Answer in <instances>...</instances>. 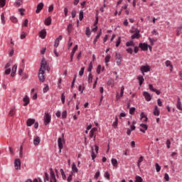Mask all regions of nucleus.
Returning a JSON list of instances; mask_svg holds the SVG:
<instances>
[{
    "label": "nucleus",
    "instance_id": "14",
    "mask_svg": "<svg viewBox=\"0 0 182 182\" xmlns=\"http://www.w3.org/2000/svg\"><path fill=\"white\" fill-rule=\"evenodd\" d=\"M140 127L141 128L139 129V131L145 134L146 130L148 129V125H146V124H140Z\"/></svg>",
    "mask_w": 182,
    "mask_h": 182
},
{
    "label": "nucleus",
    "instance_id": "33",
    "mask_svg": "<svg viewBox=\"0 0 182 182\" xmlns=\"http://www.w3.org/2000/svg\"><path fill=\"white\" fill-rule=\"evenodd\" d=\"M15 114H16V111H15L14 108H11V109L9 112V116L14 117Z\"/></svg>",
    "mask_w": 182,
    "mask_h": 182
},
{
    "label": "nucleus",
    "instance_id": "41",
    "mask_svg": "<svg viewBox=\"0 0 182 182\" xmlns=\"http://www.w3.org/2000/svg\"><path fill=\"white\" fill-rule=\"evenodd\" d=\"M110 59H111V55H109V54L105 56V63H108L109 62Z\"/></svg>",
    "mask_w": 182,
    "mask_h": 182
},
{
    "label": "nucleus",
    "instance_id": "51",
    "mask_svg": "<svg viewBox=\"0 0 182 182\" xmlns=\"http://www.w3.org/2000/svg\"><path fill=\"white\" fill-rule=\"evenodd\" d=\"M135 111H136V108L132 107V108L129 109V114L133 115V114H134Z\"/></svg>",
    "mask_w": 182,
    "mask_h": 182
},
{
    "label": "nucleus",
    "instance_id": "58",
    "mask_svg": "<svg viewBox=\"0 0 182 182\" xmlns=\"http://www.w3.org/2000/svg\"><path fill=\"white\" fill-rule=\"evenodd\" d=\"M11 72V68H6V70L4 71V74L5 75H10Z\"/></svg>",
    "mask_w": 182,
    "mask_h": 182
},
{
    "label": "nucleus",
    "instance_id": "1",
    "mask_svg": "<svg viewBox=\"0 0 182 182\" xmlns=\"http://www.w3.org/2000/svg\"><path fill=\"white\" fill-rule=\"evenodd\" d=\"M46 65H47V61L45 58H42L41 63V68L38 70V79L39 81L41 82H44L46 80L45 78V73L46 70Z\"/></svg>",
    "mask_w": 182,
    "mask_h": 182
},
{
    "label": "nucleus",
    "instance_id": "43",
    "mask_svg": "<svg viewBox=\"0 0 182 182\" xmlns=\"http://www.w3.org/2000/svg\"><path fill=\"white\" fill-rule=\"evenodd\" d=\"M155 167H156V171L157 173L161 171V167L160 166V165L159 164H156Z\"/></svg>",
    "mask_w": 182,
    "mask_h": 182
},
{
    "label": "nucleus",
    "instance_id": "3",
    "mask_svg": "<svg viewBox=\"0 0 182 182\" xmlns=\"http://www.w3.org/2000/svg\"><path fill=\"white\" fill-rule=\"evenodd\" d=\"M140 70L143 75V76L145 75V73H149L151 71V66L150 65H141L140 68Z\"/></svg>",
    "mask_w": 182,
    "mask_h": 182
},
{
    "label": "nucleus",
    "instance_id": "32",
    "mask_svg": "<svg viewBox=\"0 0 182 182\" xmlns=\"http://www.w3.org/2000/svg\"><path fill=\"white\" fill-rule=\"evenodd\" d=\"M92 80H93V75L91 73H90V74H88V83L91 84L92 83Z\"/></svg>",
    "mask_w": 182,
    "mask_h": 182
},
{
    "label": "nucleus",
    "instance_id": "23",
    "mask_svg": "<svg viewBox=\"0 0 182 182\" xmlns=\"http://www.w3.org/2000/svg\"><path fill=\"white\" fill-rule=\"evenodd\" d=\"M153 114L154 116H159L160 115V109H159V107L157 105H155L154 109L153 111Z\"/></svg>",
    "mask_w": 182,
    "mask_h": 182
},
{
    "label": "nucleus",
    "instance_id": "22",
    "mask_svg": "<svg viewBox=\"0 0 182 182\" xmlns=\"http://www.w3.org/2000/svg\"><path fill=\"white\" fill-rule=\"evenodd\" d=\"M176 107L178 110H182V102L180 97H178Z\"/></svg>",
    "mask_w": 182,
    "mask_h": 182
},
{
    "label": "nucleus",
    "instance_id": "64",
    "mask_svg": "<svg viewBox=\"0 0 182 182\" xmlns=\"http://www.w3.org/2000/svg\"><path fill=\"white\" fill-rule=\"evenodd\" d=\"M72 180H73V173L68 176V177L67 178V181L68 182H71Z\"/></svg>",
    "mask_w": 182,
    "mask_h": 182
},
{
    "label": "nucleus",
    "instance_id": "56",
    "mask_svg": "<svg viewBox=\"0 0 182 182\" xmlns=\"http://www.w3.org/2000/svg\"><path fill=\"white\" fill-rule=\"evenodd\" d=\"M92 68H93L92 63H90L89 67L87 68V72H92Z\"/></svg>",
    "mask_w": 182,
    "mask_h": 182
},
{
    "label": "nucleus",
    "instance_id": "50",
    "mask_svg": "<svg viewBox=\"0 0 182 182\" xmlns=\"http://www.w3.org/2000/svg\"><path fill=\"white\" fill-rule=\"evenodd\" d=\"M166 144L168 149H171V142L169 139L166 141Z\"/></svg>",
    "mask_w": 182,
    "mask_h": 182
},
{
    "label": "nucleus",
    "instance_id": "57",
    "mask_svg": "<svg viewBox=\"0 0 182 182\" xmlns=\"http://www.w3.org/2000/svg\"><path fill=\"white\" fill-rule=\"evenodd\" d=\"M6 5V0H0V6L4 7Z\"/></svg>",
    "mask_w": 182,
    "mask_h": 182
},
{
    "label": "nucleus",
    "instance_id": "10",
    "mask_svg": "<svg viewBox=\"0 0 182 182\" xmlns=\"http://www.w3.org/2000/svg\"><path fill=\"white\" fill-rule=\"evenodd\" d=\"M21 160L19 159H17L14 161V167L15 169L16 170H20L21 169Z\"/></svg>",
    "mask_w": 182,
    "mask_h": 182
},
{
    "label": "nucleus",
    "instance_id": "30",
    "mask_svg": "<svg viewBox=\"0 0 182 182\" xmlns=\"http://www.w3.org/2000/svg\"><path fill=\"white\" fill-rule=\"evenodd\" d=\"M118 126V117H115V119L112 124V127L116 129Z\"/></svg>",
    "mask_w": 182,
    "mask_h": 182
},
{
    "label": "nucleus",
    "instance_id": "7",
    "mask_svg": "<svg viewBox=\"0 0 182 182\" xmlns=\"http://www.w3.org/2000/svg\"><path fill=\"white\" fill-rule=\"evenodd\" d=\"M143 96L144 97L146 102H150L152 100V97L149 92H147V91H144L143 92Z\"/></svg>",
    "mask_w": 182,
    "mask_h": 182
},
{
    "label": "nucleus",
    "instance_id": "60",
    "mask_svg": "<svg viewBox=\"0 0 182 182\" xmlns=\"http://www.w3.org/2000/svg\"><path fill=\"white\" fill-rule=\"evenodd\" d=\"M113 85H114V80H109L107 81V85H109V86H113Z\"/></svg>",
    "mask_w": 182,
    "mask_h": 182
},
{
    "label": "nucleus",
    "instance_id": "2",
    "mask_svg": "<svg viewBox=\"0 0 182 182\" xmlns=\"http://www.w3.org/2000/svg\"><path fill=\"white\" fill-rule=\"evenodd\" d=\"M43 122L46 126H47L51 122V115H50V114H48V112L45 113V115L43 117Z\"/></svg>",
    "mask_w": 182,
    "mask_h": 182
},
{
    "label": "nucleus",
    "instance_id": "39",
    "mask_svg": "<svg viewBox=\"0 0 182 182\" xmlns=\"http://www.w3.org/2000/svg\"><path fill=\"white\" fill-rule=\"evenodd\" d=\"M72 30H73V24L69 23L67 27V31H68V33H70Z\"/></svg>",
    "mask_w": 182,
    "mask_h": 182
},
{
    "label": "nucleus",
    "instance_id": "46",
    "mask_svg": "<svg viewBox=\"0 0 182 182\" xmlns=\"http://www.w3.org/2000/svg\"><path fill=\"white\" fill-rule=\"evenodd\" d=\"M85 69V67H82L80 68V70L79 71V75L80 76H82L84 75Z\"/></svg>",
    "mask_w": 182,
    "mask_h": 182
},
{
    "label": "nucleus",
    "instance_id": "26",
    "mask_svg": "<svg viewBox=\"0 0 182 182\" xmlns=\"http://www.w3.org/2000/svg\"><path fill=\"white\" fill-rule=\"evenodd\" d=\"M52 23V18L51 17H48L47 18L45 19V25L46 26H50Z\"/></svg>",
    "mask_w": 182,
    "mask_h": 182
},
{
    "label": "nucleus",
    "instance_id": "29",
    "mask_svg": "<svg viewBox=\"0 0 182 182\" xmlns=\"http://www.w3.org/2000/svg\"><path fill=\"white\" fill-rule=\"evenodd\" d=\"M144 161V156H140L138 161H137V166L139 168H140L141 167V164Z\"/></svg>",
    "mask_w": 182,
    "mask_h": 182
},
{
    "label": "nucleus",
    "instance_id": "48",
    "mask_svg": "<svg viewBox=\"0 0 182 182\" xmlns=\"http://www.w3.org/2000/svg\"><path fill=\"white\" fill-rule=\"evenodd\" d=\"M68 116V112L67 111H63L62 112V119H66Z\"/></svg>",
    "mask_w": 182,
    "mask_h": 182
},
{
    "label": "nucleus",
    "instance_id": "17",
    "mask_svg": "<svg viewBox=\"0 0 182 182\" xmlns=\"http://www.w3.org/2000/svg\"><path fill=\"white\" fill-rule=\"evenodd\" d=\"M176 33L177 36H181L182 38V23L177 28Z\"/></svg>",
    "mask_w": 182,
    "mask_h": 182
},
{
    "label": "nucleus",
    "instance_id": "21",
    "mask_svg": "<svg viewBox=\"0 0 182 182\" xmlns=\"http://www.w3.org/2000/svg\"><path fill=\"white\" fill-rule=\"evenodd\" d=\"M36 119H33L32 118H28L26 121V125L28 127H31L33 124H35Z\"/></svg>",
    "mask_w": 182,
    "mask_h": 182
},
{
    "label": "nucleus",
    "instance_id": "42",
    "mask_svg": "<svg viewBox=\"0 0 182 182\" xmlns=\"http://www.w3.org/2000/svg\"><path fill=\"white\" fill-rule=\"evenodd\" d=\"M50 181V177L48 173H45V176H44V182H47Z\"/></svg>",
    "mask_w": 182,
    "mask_h": 182
},
{
    "label": "nucleus",
    "instance_id": "35",
    "mask_svg": "<svg viewBox=\"0 0 182 182\" xmlns=\"http://www.w3.org/2000/svg\"><path fill=\"white\" fill-rule=\"evenodd\" d=\"M84 18V11L83 10H80L79 13V20L82 21Z\"/></svg>",
    "mask_w": 182,
    "mask_h": 182
},
{
    "label": "nucleus",
    "instance_id": "55",
    "mask_svg": "<svg viewBox=\"0 0 182 182\" xmlns=\"http://www.w3.org/2000/svg\"><path fill=\"white\" fill-rule=\"evenodd\" d=\"M157 105L159 107H162L163 106V102H162L161 98H158V100H157Z\"/></svg>",
    "mask_w": 182,
    "mask_h": 182
},
{
    "label": "nucleus",
    "instance_id": "15",
    "mask_svg": "<svg viewBox=\"0 0 182 182\" xmlns=\"http://www.w3.org/2000/svg\"><path fill=\"white\" fill-rule=\"evenodd\" d=\"M17 68H18V65L16 64H14V65H13L12 69H11V76L12 77H15L16 70H17Z\"/></svg>",
    "mask_w": 182,
    "mask_h": 182
},
{
    "label": "nucleus",
    "instance_id": "63",
    "mask_svg": "<svg viewBox=\"0 0 182 182\" xmlns=\"http://www.w3.org/2000/svg\"><path fill=\"white\" fill-rule=\"evenodd\" d=\"M100 176V171H97V172H96V173H95L94 178H95V179H98Z\"/></svg>",
    "mask_w": 182,
    "mask_h": 182
},
{
    "label": "nucleus",
    "instance_id": "13",
    "mask_svg": "<svg viewBox=\"0 0 182 182\" xmlns=\"http://www.w3.org/2000/svg\"><path fill=\"white\" fill-rule=\"evenodd\" d=\"M139 47L142 50H147L149 48V46L146 43H140L139 45Z\"/></svg>",
    "mask_w": 182,
    "mask_h": 182
},
{
    "label": "nucleus",
    "instance_id": "19",
    "mask_svg": "<svg viewBox=\"0 0 182 182\" xmlns=\"http://www.w3.org/2000/svg\"><path fill=\"white\" fill-rule=\"evenodd\" d=\"M47 31L46 29H43L39 33V36L42 39H45L46 37Z\"/></svg>",
    "mask_w": 182,
    "mask_h": 182
},
{
    "label": "nucleus",
    "instance_id": "36",
    "mask_svg": "<svg viewBox=\"0 0 182 182\" xmlns=\"http://www.w3.org/2000/svg\"><path fill=\"white\" fill-rule=\"evenodd\" d=\"M85 35H86L87 37H90V36H91V31H90V27H87V28H86V30H85Z\"/></svg>",
    "mask_w": 182,
    "mask_h": 182
},
{
    "label": "nucleus",
    "instance_id": "61",
    "mask_svg": "<svg viewBox=\"0 0 182 182\" xmlns=\"http://www.w3.org/2000/svg\"><path fill=\"white\" fill-rule=\"evenodd\" d=\"M105 177L107 179V180H110V174L109 172H105Z\"/></svg>",
    "mask_w": 182,
    "mask_h": 182
},
{
    "label": "nucleus",
    "instance_id": "54",
    "mask_svg": "<svg viewBox=\"0 0 182 182\" xmlns=\"http://www.w3.org/2000/svg\"><path fill=\"white\" fill-rule=\"evenodd\" d=\"M61 102L63 104H65V97L64 92L61 95Z\"/></svg>",
    "mask_w": 182,
    "mask_h": 182
},
{
    "label": "nucleus",
    "instance_id": "27",
    "mask_svg": "<svg viewBox=\"0 0 182 182\" xmlns=\"http://www.w3.org/2000/svg\"><path fill=\"white\" fill-rule=\"evenodd\" d=\"M41 143V138L37 136L36 139H33V144L35 146H38Z\"/></svg>",
    "mask_w": 182,
    "mask_h": 182
},
{
    "label": "nucleus",
    "instance_id": "24",
    "mask_svg": "<svg viewBox=\"0 0 182 182\" xmlns=\"http://www.w3.org/2000/svg\"><path fill=\"white\" fill-rule=\"evenodd\" d=\"M137 80H139V86H141L144 82V78L142 75H139L137 77Z\"/></svg>",
    "mask_w": 182,
    "mask_h": 182
},
{
    "label": "nucleus",
    "instance_id": "34",
    "mask_svg": "<svg viewBox=\"0 0 182 182\" xmlns=\"http://www.w3.org/2000/svg\"><path fill=\"white\" fill-rule=\"evenodd\" d=\"M91 157H92V161H95V159L96 157H97V155H96L95 153V151H94V148H93V147H92Z\"/></svg>",
    "mask_w": 182,
    "mask_h": 182
},
{
    "label": "nucleus",
    "instance_id": "40",
    "mask_svg": "<svg viewBox=\"0 0 182 182\" xmlns=\"http://www.w3.org/2000/svg\"><path fill=\"white\" fill-rule=\"evenodd\" d=\"M93 137H94L93 141H95V139H96L95 132H92V131H90V138H93Z\"/></svg>",
    "mask_w": 182,
    "mask_h": 182
},
{
    "label": "nucleus",
    "instance_id": "8",
    "mask_svg": "<svg viewBox=\"0 0 182 182\" xmlns=\"http://www.w3.org/2000/svg\"><path fill=\"white\" fill-rule=\"evenodd\" d=\"M64 140H62L61 138H58V148H59V152L61 153L62 149H63V143H64Z\"/></svg>",
    "mask_w": 182,
    "mask_h": 182
},
{
    "label": "nucleus",
    "instance_id": "16",
    "mask_svg": "<svg viewBox=\"0 0 182 182\" xmlns=\"http://www.w3.org/2000/svg\"><path fill=\"white\" fill-rule=\"evenodd\" d=\"M23 102H24L23 106L26 107L30 103V99L28 95H25V97L23 98Z\"/></svg>",
    "mask_w": 182,
    "mask_h": 182
},
{
    "label": "nucleus",
    "instance_id": "9",
    "mask_svg": "<svg viewBox=\"0 0 182 182\" xmlns=\"http://www.w3.org/2000/svg\"><path fill=\"white\" fill-rule=\"evenodd\" d=\"M77 49H78V46H77V45H75V46L73 47V50H72V51H71V53H70V62H73V57H74V55H75V52L77 50Z\"/></svg>",
    "mask_w": 182,
    "mask_h": 182
},
{
    "label": "nucleus",
    "instance_id": "6",
    "mask_svg": "<svg viewBox=\"0 0 182 182\" xmlns=\"http://www.w3.org/2000/svg\"><path fill=\"white\" fill-rule=\"evenodd\" d=\"M117 65H120L122 61V55L120 53H116L115 54Z\"/></svg>",
    "mask_w": 182,
    "mask_h": 182
},
{
    "label": "nucleus",
    "instance_id": "28",
    "mask_svg": "<svg viewBox=\"0 0 182 182\" xmlns=\"http://www.w3.org/2000/svg\"><path fill=\"white\" fill-rule=\"evenodd\" d=\"M23 4V0H16L14 6L16 7H20Z\"/></svg>",
    "mask_w": 182,
    "mask_h": 182
},
{
    "label": "nucleus",
    "instance_id": "12",
    "mask_svg": "<svg viewBox=\"0 0 182 182\" xmlns=\"http://www.w3.org/2000/svg\"><path fill=\"white\" fill-rule=\"evenodd\" d=\"M44 7L43 3L41 2L37 5L36 13L39 14Z\"/></svg>",
    "mask_w": 182,
    "mask_h": 182
},
{
    "label": "nucleus",
    "instance_id": "45",
    "mask_svg": "<svg viewBox=\"0 0 182 182\" xmlns=\"http://www.w3.org/2000/svg\"><path fill=\"white\" fill-rule=\"evenodd\" d=\"M126 46L127 47H129V46H134V43L133 41H129V42H127L126 43Z\"/></svg>",
    "mask_w": 182,
    "mask_h": 182
},
{
    "label": "nucleus",
    "instance_id": "4",
    "mask_svg": "<svg viewBox=\"0 0 182 182\" xmlns=\"http://www.w3.org/2000/svg\"><path fill=\"white\" fill-rule=\"evenodd\" d=\"M134 33L132 36V39H139L140 38V31L138 28H136L134 31H132Z\"/></svg>",
    "mask_w": 182,
    "mask_h": 182
},
{
    "label": "nucleus",
    "instance_id": "62",
    "mask_svg": "<svg viewBox=\"0 0 182 182\" xmlns=\"http://www.w3.org/2000/svg\"><path fill=\"white\" fill-rule=\"evenodd\" d=\"M48 90H49V86L48 85H46V87H44V88L43 89V93H46Z\"/></svg>",
    "mask_w": 182,
    "mask_h": 182
},
{
    "label": "nucleus",
    "instance_id": "31",
    "mask_svg": "<svg viewBox=\"0 0 182 182\" xmlns=\"http://www.w3.org/2000/svg\"><path fill=\"white\" fill-rule=\"evenodd\" d=\"M111 163H112V164L113 166L117 167V166H118V161H117V159H112Z\"/></svg>",
    "mask_w": 182,
    "mask_h": 182
},
{
    "label": "nucleus",
    "instance_id": "20",
    "mask_svg": "<svg viewBox=\"0 0 182 182\" xmlns=\"http://www.w3.org/2000/svg\"><path fill=\"white\" fill-rule=\"evenodd\" d=\"M140 117H141V120H142L143 122H148L149 118L147 115L144 114V112H141Z\"/></svg>",
    "mask_w": 182,
    "mask_h": 182
},
{
    "label": "nucleus",
    "instance_id": "49",
    "mask_svg": "<svg viewBox=\"0 0 182 182\" xmlns=\"http://www.w3.org/2000/svg\"><path fill=\"white\" fill-rule=\"evenodd\" d=\"M28 20L27 18H26L24 20V21L23 22L22 26L23 27H28Z\"/></svg>",
    "mask_w": 182,
    "mask_h": 182
},
{
    "label": "nucleus",
    "instance_id": "37",
    "mask_svg": "<svg viewBox=\"0 0 182 182\" xmlns=\"http://www.w3.org/2000/svg\"><path fill=\"white\" fill-rule=\"evenodd\" d=\"M10 20L12 23H16L18 22V18L15 16H11Z\"/></svg>",
    "mask_w": 182,
    "mask_h": 182
},
{
    "label": "nucleus",
    "instance_id": "25",
    "mask_svg": "<svg viewBox=\"0 0 182 182\" xmlns=\"http://www.w3.org/2000/svg\"><path fill=\"white\" fill-rule=\"evenodd\" d=\"M165 65L166 67H170V71L172 72L173 70V66L172 65L171 61L169 60H167L165 63Z\"/></svg>",
    "mask_w": 182,
    "mask_h": 182
},
{
    "label": "nucleus",
    "instance_id": "38",
    "mask_svg": "<svg viewBox=\"0 0 182 182\" xmlns=\"http://www.w3.org/2000/svg\"><path fill=\"white\" fill-rule=\"evenodd\" d=\"M1 23H2L3 25H5L6 21H5V16H4V13H2V14H1Z\"/></svg>",
    "mask_w": 182,
    "mask_h": 182
},
{
    "label": "nucleus",
    "instance_id": "11",
    "mask_svg": "<svg viewBox=\"0 0 182 182\" xmlns=\"http://www.w3.org/2000/svg\"><path fill=\"white\" fill-rule=\"evenodd\" d=\"M149 90H151V92H155L157 95H161V91H159V90H156V88H154L152 84H149Z\"/></svg>",
    "mask_w": 182,
    "mask_h": 182
},
{
    "label": "nucleus",
    "instance_id": "52",
    "mask_svg": "<svg viewBox=\"0 0 182 182\" xmlns=\"http://www.w3.org/2000/svg\"><path fill=\"white\" fill-rule=\"evenodd\" d=\"M135 181L136 182H143V178L140 176H136Z\"/></svg>",
    "mask_w": 182,
    "mask_h": 182
},
{
    "label": "nucleus",
    "instance_id": "47",
    "mask_svg": "<svg viewBox=\"0 0 182 182\" xmlns=\"http://www.w3.org/2000/svg\"><path fill=\"white\" fill-rule=\"evenodd\" d=\"M124 87H121V90H120V97H123L124 94Z\"/></svg>",
    "mask_w": 182,
    "mask_h": 182
},
{
    "label": "nucleus",
    "instance_id": "53",
    "mask_svg": "<svg viewBox=\"0 0 182 182\" xmlns=\"http://www.w3.org/2000/svg\"><path fill=\"white\" fill-rule=\"evenodd\" d=\"M26 32L22 31V33H21V36H20V38H21V40H23V39L26 38Z\"/></svg>",
    "mask_w": 182,
    "mask_h": 182
},
{
    "label": "nucleus",
    "instance_id": "44",
    "mask_svg": "<svg viewBox=\"0 0 182 182\" xmlns=\"http://www.w3.org/2000/svg\"><path fill=\"white\" fill-rule=\"evenodd\" d=\"M60 172L61 173V176H62V178L63 180H65L66 179V176H65V173L64 172V170L63 169H60Z\"/></svg>",
    "mask_w": 182,
    "mask_h": 182
},
{
    "label": "nucleus",
    "instance_id": "5",
    "mask_svg": "<svg viewBox=\"0 0 182 182\" xmlns=\"http://www.w3.org/2000/svg\"><path fill=\"white\" fill-rule=\"evenodd\" d=\"M50 182H57L55 174L53 168H50Z\"/></svg>",
    "mask_w": 182,
    "mask_h": 182
},
{
    "label": "nucleus",
    "instance_id": "59",
    "mask_svg": "<svg viewBox=\"0 0 182 182\" xmlns=\"http://www.w3.org/2000/svg\"><path fill=\"white\" fill-rule=\"evenodd\" d=\"M102 65H97V73L100 75L101 73Z\"/></svg>",
    "mask_w": 182,
    "mask_h": 182
},
{
    "label": "nucleus",
    "instance_id": "18",
    "mask_svg": "<svg viewBox=\"0 0 182 182\" xmlns=\"http://www.w3.org/2000/svg\"><path fill=\"white\" fill-rule=\"evenodd\" d=\"M71 169H72V172H71L72 175H74V173H77L79 172V170L77 168L75 163L73 164Z\"/></svg>",
    "mask_w": 182,
    "mask_h": 182
}]
</instances>
